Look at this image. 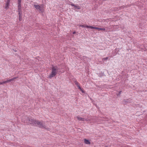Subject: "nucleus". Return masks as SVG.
Listing matches in <instances>:
<instances>
[{"label":"nucleus","instance_id":"1","mask_svg":"<svg viewBox=\"0 0 147 147\" xmlns=\"http://www.w3.org/2000/svg\"><path fill=\"white\" fill-rule=\"evenodd\" d=\"M59 68L56 66L53 65L51 67L52 71L51 74L49 76V78L51 79L53 77H54L57 74V72Z\"/></svg>","mask_w":147,"mask_h":147},{"label":"nucleus","instance_id":"2","mask_svg":"<svg viewBox=\"0 0 147 147\" xmlns=\"http://www.w3.org/2000/svg\"><path fill=\"white\" fill-rule=\"evenodd\" d=\"M37 124L38 126L41 128L43 129L45 128V125L42 123L41 121H36L35 124Z\"/></svg>","mask_w":147,"mask_h":147},{"label":"nucleus","instance_id":"3","mask_svg":"<svg viewBox=\"0 0 147 147\" xmlns=\"http://www.w3.org/2000/svg\"><path fill=\"white\" fill-rule=\"evenodd\" d=\"M27 121H28L29 122H30V124H35L36 122V120H35L33 119H32L31 118H29L28 117H27Z\"/></svg>","mask_w":147,"mask_h":147},{"label":"nucleus","instance_id":"4","mask_svg":"<svg viewBox=\"0 0 147 147\" xmlns=\"http://www.w3.org/2000/svg\"><path fill=\"white\" fill-rule=\"evenodd\" d=\"M34 6L37 9L39 10L40 11H42V7L39 5H34Z\"/></svg>","mask_w":147,"mask_h":147},{"label":"nucleus","instance_id":"5","mask_svg":"<svg viewBox=\"0 0 147 147\" xmlns=\"http://www.w3.org/2000/svg\"><path fill=\"white\" fill-rule=\"evenodd\" d=\"M18 78V77H14L12 79H10L9 80H7L6 81H3V83H4V84H5V83H8L9 82H11L12 81H13L15 79H16L17 78Z\"/></svg>","mask_w":147,"mask_h":147},{"label":"nucleus","instance_id":"6","mask_svg":"<svg viewBox=\"0 0 147 147\" xmlns=\"http://www.w3.org/2000/svg\"><path fill=\"white\" fill-rule=\"evenodd\" d=\"M10 0H7L5 4V8L7 9L9 8V6L10 3Z\"/></svg>","mask_w":147,"mask_h":147},{"label":"nucleus","instance_id":"7","mask_svg":"<svg viewBox=\"0 0 147 147\" xmlns=\"http://www.w3.org/2000/svg\"><path fill=\"white\" fill-rule=\"evenodd\" d=\"M76 118L79 121H85V118H83L79 116H77Z\"/></svg>","mask_w":147,"mask_h":147},{"label":"nucleus","instance_id":"8","mask_svg":"<svg viewBox=\"0 0 147 147\" xmlns=\"http://www.w3.org/2000/svg\"><path fill=\"white\" fill-rule=\"evenodd\" d=\"M70 5L72 6H74L75 9H80V6L75 5L73 3H71L70 4Z\"/></svg>","mask_w":147,"mask_h":147},{"label":"nucleus","instance_id":"9","mask_svg":"<svg viewBox=\"0 0 147 147\" xmlns=\"http://www.w3.org/2000/svg\"><path fill=\"white\" fill-rule=\"evenodd\" d=\"M84 142L85 144H90V142L89 141L86 139H84Z\"/></svg>","mask_w":147,"mask_h":147},{"label":"nucleus","instance_id":"10","mask_svg":"<svg viewBox=\"0 0 147 147\" xmlns=\"http://www.w3.org/2000/svg\"><path fill=\"white\" fill-rule=\"evenodd\" d=\"M123 102L124 104H126L127 103H129L131 102V101L129 99L124 100Z\"/></svg>","mask_w":147,"mask_h":147},{"label":"nucleus","instance_id":"11","mask_svg":"<svg viewBox=\"0 0 147 147\" xmlns=\"http://www.w3.org/2000/svg\"><path fill=\"white\" fill-rule=\"evenodd\" d=\"M87 28H90L92 29H98L97 28H96V27H94L92 26H87Z\"/></svg>","mask_w":147,"mask_h":147},{"label":"nucleus","instance_id":"12","mask_svg":"<svg viewBox=\"0 0 147 147\" xmlns=\"http://www.w3.org/2000/svg\"><path fill=\"white\" fill-rule=\"evenodd\" d=\"M96 28H97L98 29H96L100 30H102L103 31L105 30V28H100L97 27H96Z\"/></svg>","mask_w":147,"mask_h":147},{"label":"nucleus","instance_id":"13","mask_svg":"<svg viewBox=\"0 0 147 147\" xmlns=\"http://www.w3.org/2000/svg\"><path fill=\"white\" fill-rule=\"evenodd\" d=\"M63 1H65V3L67 4H69L70 2L68 0H63Z\"/></svg>","mask_w":147,"mask_h":147},{"label":"nucleus","instance_id":"14","mask_svg":"<svg viewBox=\"0 0 147 147\" xmlns=\"http://www.w3.org/2000/svg\"><path fill=\"white\" fill-rule=\"evenodd\" d=\"M74 83L77 86H78L80 85V84L77 81H75L74 82Z\"/></svg>","mask_w":147,"mask_h":147},{"label":"nucleus","instance_id":"15","mask_svg":"<svg viewBox=\"0 0 147 147\" xmlns=\"http://www.w3.org/2000/svg\"><path fill=\"white\" fill-rule=\"evenodd\" d=\"M18 9H21V3H18Z\"/></svg>","mask_w":147,"mask_h":147},{"label":"nucleus","instance_id":"16","mask_svg":"<svg viewBox=\"0 0 147 147\" xmlns=\"http://www.w3.org/2000/svg\"><path fill=\"white\" fill-rule=\"evenodd\" d=\"M91 120V119H85V121L87 122H90Z\"/></svg>","mask_w":147,"mask_h":147},{"label":"nucleus","instance_id":"17","mask_svg":"<svg viewBox=\"0 0 147 147\" xmlns=\"http://www.w3.org/2000/svg\"><path fill=\"white\" fill-rule=\"evenodd\" d=\"M108 57H107L105 58H104L102 59V60H107L108 59Z\"/></svg>","mask_w":147,"mask_h":147},{"label":"nucleus","instance_id":"18","mask_svg":"<svg viewBox=\"0 0 147 147\" xmlns=\"http://www.w3.org/2000/svg\"><path fill=\"white\" fill-rule=\"evenodd\" d=\"M80 26L82 27L87 28V26H88V25H82Z\"/></svg>","mask_w":147,"mask_h":147},{"label":"nucleus","instance_id":"19","mask_svg":"<svg viewBox=\"0 0 147 147\" xmlns=\"http://www.w3.org/2000/svg\"><path fill=\"white\" fill-rule=\"evenodd\" d=\"M18 12H22L21 9H18Z\"/></svg>","mask_w":147,"mask_h":147},{"label":"nucleus","instance_id":"20","mask_svg":"<svg viewBox=\"0 0 147 147\" xmlns=\"http://www.w3.org/2000/svg\"><path fill=\"white\" fill-rule=\"evenodd\" d=\"M22 16H19V20L20 21H21L22 20Z\"/></svg>","mask_w":147,"mask_h":147},{"label":"nucleus","instance_id":"21","mask_svg":"<svg viewBox=\"0 0 147 147\" xmlns=\"http://www.w3.org/2000/svg\"><path fill=\"white\" fill-rule=\"evenodd\" d=\"M44 128L47 129V130H50V129L49 128V127L46 128L45 126V128Z\"/></svg>","mask_w":147,"mask_h":147},{"label":"nucleus","instance_id":"22","mask_svg":"<svg viewBox=\"0 0 147 147\" xmlns=\"http://www.w3.org/2000/svg\"><path fill=\"white\" fill-rule=\"evenodd\" d=\"M18 14H19V16H22V12H19Z\"/></svg>","mask_w":147,"mask_h":147},{"label":"nucleus","instance_id":"23","mask_svg":"<svg viewBox=\"0 0 147 147\" xmlns=\"http://www.w3.org/2000/svg\"><path fill=\"white\" fill-rule=\"evenodd\" d=\"M80 90L82 91V93H84V91L82 89V88H81V89H80Z\"/></svg>","mask_w":147,"mask_h":147},{"label":"nucleus","instance_id":"24","mask_svg":"<svg viewBox=\"0 0 147 147\" xmlns=\"http://www.w3.org/2000/svg\"><path fill=\"white\" fill-rule=\"evenodd\" d=\"M78 88V89L80 90V89H81V87H80V85H79L78 86H77Z\"/></svg>","mask_w":147,"mask_h":147},{"label":"nucleus","instance_id":"25","mask_svg":"<svg viewBox=\"0 0 147 147\" xmlns=\"http://www.w3.org/2000/svg\"><path fill=\"white\" fill-rule=\"evenodd\" d=\"M18 3H21V0H18Z\"/></svg>","mask_w":147,"mask_h":147},{"label":"nucleus","instance_id":"26","mask_svg":"<svg viewBox=\"0 0 147 147\" xmlns=\"http://www.w3.org/2000/svg\"><path fill=\"white\" fill-rule=\"evenodd\" d=\"M121 92L122 91H119L118 95H119L121 94Z\"/></svg>","mask_w":147,"mask_h":147},{"label":"nucleus","instance_id":"27","mask_svg":"<svg viewBox=\"0 0 147 147\" xmlns=\"http://www.w3.org/2000/svg\"><path fill=\"white\" fill-rule=\"evenodd\" d=\"M4 84V83H3V82H0V85H2Z\"/></svg>","mask_w":147,"mask_h":147},{"label":"nucleus","instance_id":"28","mask_svg":"<svg viewBox=\"0 0 147 147\" xmlns=\"http://www.w3.org/2000/svg\"><path fill=\"white\" fill-rule=\"evenodd\" d=\"M22 121H23L24 123H26V121H24L23 119H22Z\"/></svg>","mask_w":147,"mask_h":147},{"label":"nucleus","instance_id":"29","mask_svg":"<svg viewBox=\"0 0 147 147\" xmlns=\"http://www.w3.org/2000/svg\"><path fill=\"white\" fill-rule=\"evenodd\" d=\"M76 33V32H75V31H74V32H73V34H75Z\"/></svg>","mask_w":147,"mask_h":147}]
</instances>
